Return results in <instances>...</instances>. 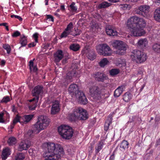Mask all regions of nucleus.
I'll list each match as a JSON object with an SVG mask.
<instances>
[{
    "mask_svg": "<svg viewBox=\"0 0 160 160\" xmlns=\"http://www.w3.org/2000/svg\"><path fill=\"white\" fill-rule=\"evenodd\" d=\"M128 26L130 28L131 35L133 36H140L145 33L143 28L146 25L144 19L136 15L131 17L128 20Z\"/></svg>",
    "mask_w": 160,
    "mask_h": 160,
    "instance_id": "f257e3e1",
    "label": "nucleus"
},
{
    "mask_svg": "<svg viewBox=\"0 0 160 160\" xmlns=\"http://www.w3.org/2000/svg\"><path fill=\"white\" fill-rule=\"evenodd\" d=\"M43 145L47 149L43 154L44 158H47L44 160H59L64 154L63 148L59 144L48 142L45 143Z\"/></svg>",
    "mask_w": 160,
    "mask_h": 160,
    "instance_id": "f03ea898",
    "label": "nucleus"
},
{
    "mask_svg": "<svg viewBox=\"0 0 160 160\" xmlns=\"http://www.w3.org/2000/svg\"><path fill=\"white\" fill-rule=\"evenodd\" d=\"M88 118L86 111L81 108H75L73 113L69 114V118L71 121H75L78 120H85Z\"/></svg>",
    "mask_w": 160,
    "mask_h": 160,
    "instance_id": "7ed1b4c3",
    "label": "nucleus"
},
{
    "mask_svg": "<svg viewBox=\"0 0 160 160\" xmlns=\"http://www.w3.org/2000/svg\"><path fill=\"white\" fill-rule=\"evenodd\" d=\"M50 122V119L46 116L40 115L38 116V121L34 125L36 131H37V133H38L41 130L46 128L48 126Z\"/></svg>",
    "mask_w": 160,
    "mask_h": 160,
    "instance_id": "20e7f679",
    "label": "nucleus"
},
{
    "mask_svg": "<svg viewBox=\"0 0 160 160\" xmlns=\"http://www.w3.org/2000/svg\"><path fill=\"white\" fill-rule=\"evenodd\" d=\"M58 129L59 134L64 138L70 139L73 135L72 129L68 126L62 125L58 127Z\"/></svg>",
    "mask_w": 160,
    "mask_h": 160,
    "instance_id": "39448f33",
    "label": "nucleus"
},
{
    "mask_svg": "<svg viewBox=\"0 0 160 160\" xmlns=\"http://www.w3.org/2000/svg\"><path fill=\"white\" fill-rule=\"evenodd\" d=\"M131 57L133 61L140 63L144 62L147 59L146 54L139 50H134Z\"/></svg>",
    "mask_w": 160,
    "mask_h": 160,
    "instance_id": "423d86ee",
    "label": "nucleus"
},
{
    "mask_svg": "<svg viewBox=\"0 0 160 160\" xmlns=\"http://www.w3.org/2000/svg\"><path fill=\"white\" fill-rule=\"evenodd\" d=\"M112 46L118 50L116 53L120 55H122L125 54V51L126 50V45L121 41L116 40L113 42L112 44Z\"/></svg>",
    "mask_w": 160,
    "mask_h": 160,
    "instance_id": "0eeeda50",
    "label": "nucleus"
},
{
    "mask_svg": "<svg viewBox=\"0 0 160 160\" xmlns=\"http://www.w3.org/2000/svg\"><path fill=\"white\" fill-rule=\"evenodd\" d=\"M150 7L147 4H144L138 6L136 9L135 12L136 14L141 15L145 18H147L149 11Z\"/></svg>",
    "mask_w": 160,
    "mask_h": 160,
    "instance_id": "6e6552de",
    "label": "nucleus"
},
{
    "mask_svg": "<svg viewBox=\"0 0 160 160\" xmlns=\"http://www.w3.org/2000/svg\"><path fill=\"white\" fill-rule=\"evenodd\" d=\"M103 87L100 85L94 86L89 88V92L91 96L93 98L99 99Z\"/></svg>",
    "mask_w": 160,
    "mask_h": 160,
    "instance_id": "1a4fd4ad",
    "label": "nucleus"
},
{
    "mask_svg": "<svg viewBox=\"0 0 160 160\" xmlns=\"http://www.w3.org/2000/svg\"><path fill=\"white\" fill-rule=\"evenodd\" d=\"M97 50L98 53L101 55L108 56L112 54L111 48L106 44L99 45L97 48Z\"/></svg>",
    "mask_w": 160,
    "mask_h": 160,
    "instance_id": "9d476101",
    "label": "nucleus"
},
{
    "mask_svg": "<svg viewBox=\"0 0 160 160\" xmlns=\"http://www.w3.org/2000/svg\"><path fill=\"white\" fill-rule=\"evenodd\" d=\"M76 97L80 103L85 105L87 103L88 100L86 96L84 93L81 91H78Z\"/></svg>",
    "mask_w": 160,
    "mask_h": 160,
    "instance_id": "9b49d317",
    "label": "nucleus"
},
{
    "mask_svg": "<svg viewBox=\"0 0 160 160\" xmlns=\"http://www.w3.org/2000/svg\"><path fill=\"white\" fill-rule=\"evenodd\" d=\"M106 31L107 34L110 36H117L118 34V32L114 27L111 26H108L106 27Z\"/></svg>",
    "mask_w": 160,
    "mask_h": 160,
    "instance_id": "f8f14e48",
    "label": "nucleus"
},
{
    "mask_svg": "<svg viewBox=\"0 0 160 160\" xmlns=\"http://www.w3.org/2000/svg\"><path fill=\"white\" fill-rule=\"evenodd\" d=\"M31 145V142L27 140L24 142H22L19 146L18 150L20 151L26 150L30 147Z\"/></svg>",
    "mask_w": 160,
    "mask_h": 160,
    "instance_id": "ddd939ff",
    "label": "nucleus"
},
{
    "mask_svg": "<svg viewBox=\"0 0 160 160\" xmlns=\"http://www.w3.org/2000/svg\"><path fill=\"white\" fill-rule=\"evenodd\" d=\"M43 87L42 86L38 85L36 86L32 91L33 96H38L43 93Z\"/></svg>",
    "mask_w": 160,
    "mask_h": 160,
    "instance_id": "4468645a",
    "label": "nucleus"
},
{
    "mask_svg": "<svg viewBox=\"0 0 160 160\" xmlns=\"http://www.w3.org/2000/svg\"><path fill=\"white\" fill-rule=\"evenodd\" d=\"M59 110V105L58 101H55L53 102L51 108V113L52 114H55L58 112Z\"/></svg>",
    "mask_w": 160,
    "mask_h": 160,
    "instance_id": "2eb2a0df",
    "label": "nucleus"
},
{
    "mask_svg": "<svg viewBox=\"0 0 160 160\" xmlns=\"http://www.w3.org/2000/svg\"><path fill=\"white\" fill-rule=\"evenodd\" d=\"M54 56L55 62H59L63 57L62 51L61 50H58L54 54Z\"/></svg>",
    "mask_w": 160,
    "mask_h": 160,
    "instance_id": "dca6fc26",
    "label": "nucleus"
},
{
    "mask_svg": "<svg viewBox=\"0 0 160 160\" xmlns=\"http://www.w3.org/2000/svg\"><path fill=\"white\" fill-rule=\"evenodd\" d=\"M87 57L90 60H93L96 58V55L93 49H87L85 51Z\"/></svg>",
    "mask_w": 160,
    "mask_h": 160,
    "instance_id": "f3484780",
    "label": "nucleus"
},
{
    "mask_svg": "<svg viewBox=\"0 0 160 160\" xmlns=\"http://www.w3.org/2000/svg\"><path fill=\"white\" fill-rule=\"evenodd\" d=\"M78 90V86L76 84H73L71 85L68 88V92L70 93H72V95L75 94V96Z\"/></svg>",
    "mask_w": 160,
    "mask_h": 160,
    "instance_id": "a211bd4d",
    "label": "nucleus"
},
{
    "mask_svg": "<svg viewBox=\"0 0 160 160\" xmlns=\"http://www.w3.org/2000/svg\"><path fill=\"white\" fill-rule=\"evenodd\" d=\"M10 154V151L8 147L3 149L2 152V158L3 160H5L7 157Z\"/></svg>",
    "mask_w": 160,
    "mask_h": 160,
    "instance_id": "6ab92c4d",
    "label": "nucleus"
},
{
    "mask_svg": "<svg viewBox=\"0 0 160 160\" xmlns=\"http://www.w3.org/2000/svg\"><path fill=\"white\" fill-rule=\"evenodd\" d=\"M148 42L146 38L140 39L138 42V46L143 49L148 45Z\"/></svg>",
    "mask_w": 160,
    "mask_h": 160,
    "instance_id": "aec40b11",
    "label": "nucleus"
},
{
    "mask_svg": "<svg viewBox=\"0 0 160 160\" xmlns=\"http://www.w3.org/2000/svg\"><path fill=\"white\" fill-rule=\"evenodd\" d=\"M125 88V87L123 86H119L114 91V96L116 97H119L122 93Z\"/></svg>",
    "mask_w": 160,
    "mask_h": 160,
    "instance_id": "412c9836",
    "label": "nucleus"
},
{
    "mask_svg": "<svg viewBox=\"0 0 160 160\" xmlns=\"http://www.w3.org/2000/svg\"><path fill=\"white\" fill-rule=\"evenodd\" d=\"M33 117V115L32 114L25 115L22 118V119L23 121V123L26 124L32 119Z\"/></svg>",
    "mask_w": 160,
    "mask_h": 160,
    "instance_id": "4be33fe9",
    "label": "nucleus"
},
{
    "mask_svg": "<svg viewBox=\"0 0 160 160\" xmlns=\"http://www.w3.org/2000/svg\"><path fill=\"white\" fill-rule=\"evenodd\" d=\"M154 18L156 21L160 22V8H158L155 10Z\"/></svg>",
    "mask_w": 160,
    "mask_h": 160,
    "instance_id": "5701e85b",
    "label": "nucleus"
},
{
    "mask_svg": "<svg viewBox=\"0 0 160 160\" xmlns=\"http://www.w3.org/2000/svg\"><path fill=\"white\" fill-rule=\"evenodd\" d=\"M128 145L129 143L127 141L125 140L122 141L120 144L121 150L123 151L127 149L128 148Z\"/></svg>",
    "mask_w": 160,
    "mask_h": 160,
    "instance_id": "b1692460",
    "label": "nucleus"
},
{
    "mask_svg": "<svg viewBox=\"0 0 160 160\" xmlns=\"http://www.w3.org/2000/svg\"><path fill=\"white\" fill-rule=\"evenodd\" d=\"M27 37L24 35L20 37V43L21 45V46L20 48L22 47H24L26 45L27 43Z\"/></svg>",
    "mask_w": 160,
    "mask_h": 160,
    "instance_id": "393cba45",
    "label": "nucleus"
},
{
    "mask_svg": "<svg viewBox=\"0 0 160 160\" xmlns=\"http://www.w3.org/2000/svg\"><path fill=\"white\" fill-rule=\"evenodd\" d=\"M76 71H72L68 72L66 74V78L67 80H70L72 77L76 76Z\"/></svg>",
    "mask_w": 160,
    "mask_h": 160,
    "instance_id": "a878e982",
    "label": "nucleus"
},
{
    "mask_svg": "<svg viewBox=\"0 0 160 160\" xmlns=\"http://www.w3.org/2000/svg\"><path fill=\"white\" fill-rule=\"evenodd\" d=\"M112 5L110 3H108L107 2H104L99 4L98 6V8L99 9L105 8L110 6Z\"/></svg>",
    "mask_w": 160,
    "mask_h": 160,
    "instance_id": "bb28decb",
    "label": "nucleus"
},
{
    "mask_svg": "<svg viewBox=\"0 0 160 160\" xmlns=\"http://www.w3.org/2000/svg\"><path fill=\"white\" fill-rule=\"evenodd\" d=\"M103 144V142L102 141L99 142L95 148L96 153H98L102 149Z\"/></svg>",
    "mask_w": 160,
    "mask_h": 160,
    "instance_id": "cd10ccee",
    "label": "nucleus"
},
{
    "mask_svg": "<svg viewBox=\"0 0 160 160\" xmlns=\"http://www.w3.org/2000/svg\"><path fill=\"white\" fill-rule=\"evenodd\" d=\"M112 122V118H109L105 122L104 125V130L107 131L108 129V128L110 124Z\"/></svg>",
    "mask_w": 160,
    "mask_h": 160,
    "instance_id": "c85d7f7f",
    "label": "nucleus"
},
{
    "mask_svg": "<svg viewBox=\"0 0 160 160\" xmlns=\"http://www.w3.org/2000/svg\"><path fill=\"white\" fill-rule=\"evenodd\" d=\"M152 49L155 52H160V43H155L152 46Z\"/></svg>",
    "mask_w": 160,
    "mask_h": 160,
    "instance_id": "c756f323",
    "label": "nucleus"
},
{
    "mask_svg": "<svg viewBox=\"0 0 160 160\" xmlns=\"http://www.w3.org/2000/svg\"><path fill=\"white\" fill-rule=\"evenodd\" d=\"M35 129H34V131H32L31 130H28L27 133V134H26V137L28 138V139H30V138L33 137V136H34V134L33 133L34 132L37 131H36L35 129H36V128H35Z\"/></svg>",
    "mask_w": 160,
    "mask_h": 160,
    "instance_id": "7c9ffc66",
    "label": "nucleus"
},
{
    "mask_svg": "<svg viewBox=\"0 0 160 160\" xmlns=\"http://www.w3.org/2000/svg\"><path fill=\"white\" fill-rule=\"evenodd\" d=\"M131 94L129 92H126L123 96V100L125 102H128L131 99Z\"/></svg>",
    "mask_w": 160,
    "mask_h": 160,
    "instance_id": "2f4dec72",
    "label": "nucleus"
},
{
    "mask_svg": "<svg viewBox=\"0 0 160 160\" xmlns=\"http://www.w3.org/2000/svg\"><path fill=\"white\" fill-rule=\"evenodd\" d=\"M25 157L24 154L22 153H19L17 154L15 157V160H23Z\"/></svg>",
    "mask_w": 160,
    "mask_h": 160,
    "instance_id": "473e14b6",
    "label": "nucleus"
},
{
    "mask_svg": "<svg viewBox=\"0 0 160 160\" xmlns=\"http://www.w3.org/2000/svg\"><path fill=\"white\" fill-rule=\"evenodd\" d=\"M120 70L118 69L113 68L109 71L110 74L111 75L114 76L118 74L119 73Z\"/></svg>",
    "mask_w": 160,
    "mask_h": 160,
    "instance_id": "72a5a7b5",
    "label": "nucleus"
},
{
    "mask_svg": "<svg viewBox=\"0 0 160 160\" xmlns=\"http://www.w3.org/2000/svg\"><path fill=\"white\" fill-rule=\"evenodd\" d=\"M108 63L109 61L108 59L106 58H104L101 60L99 62V64L100 66L103 67Z\"/></svg>",
    "mask_w": 160,
    "mask_h": 160,
    "instance_id": "f704fd0d",
    "label": "nucleus"
},
{
    "mask_svg": "<svg viewBox=\"0 0 160 160\" xmlns=\"http://www.w3.org/2000/svg\"><path fill=\"white\" fill-rule=\"evenodd\" d=\"M79 48V45L76 44H73L70 46V48L74 51H78Z\"/></svg>",
    "mask_w": 160,
    "mask_h": 160,
    "instance_id": "c9c22d12",
    "label": "nucleus"
},
{
    "mask_svg": "<svg viewBox=\"0 0 160 160\" xmlns=\"http://www.w3.org/2000/svg\"><path fill=\"white\" fill-rule=\"evenodd\" d=\"M35 59H34L33 60H30L29 62V66L30 69L31 70L32 68H33V71L35 72L37 70V68L36 66L33 65V61Z\"/></svg>",
    "mask_w": 160,
    "mask_h": 160,
    "instance_id": "e433bc0d",
    "label": "nucleus"
},
{
    "mask_svg": "<svg viewBox=\"0 0 160 160\" xmlns=\"http://www.w3.org/2000/svg\"><path fill=\"white\" fill-rule=\"evenodd\" d=\"M8 142L9 145H12L16 143V140L15 138L12 137L9 138Z\"/></svg>",
    "mask_w": 160,
    "mask_h": 160,
    "instance_id": "4c0bfd02",
    "label": "nucleus"
},
{
    "mask_svg": "<svg viewBox=\"0 0 160 160\" xmlns=\"http://www.w3.org/2000/svg\"><path fill=\"white\" fill-rule=\"evenodd\" d=\"M2 47L6 50L7 53L9 54L10 53L11 48L10 46L8 44H3Z\"/></svg>",
    "mask_w": 160,
    "mask_h": 160,
    "instance_id": "58836bf2",
    "label": "nucleus"
},
{
    "mask_svg": "<svg viewBox=\"0 0 160 160\" xmlns=\"http://www.w3.org/2000/svg\"><path fill=\"white\" fill-rule=\"evenodd\" d=\"M107 79V77L105 76V75L102 73L100 74V76L99 77H98L97 80L98 81H101L103 82L104 81Z\"/></svg>",
    "mask_w": 160,
    "mask_h": 160,
    "instance_id": "ea45409f",
    "label": "nucleus"
},
{
    "mask_svg": "<svg viewBox=\"0 0 160 160\" xmlns=\"http://www.w3.org/2000/svg\"><path fill=\"white\" fill-rule=\"evenodd\" d=\"M21 117L19 116L18 115H17L16 117L14 119L13 121V124L15 125L17 122H20L21 123Z\"/></svg>",
    "mask_w": 160,
    "mask_h": 160,
    "instance_id": "a19ab883",
    "label": "nucleus"
},
{
    "mask_svg": "<svg viewBox=\"0 0 160 160\" xmlns=\"http://www.w3.org/2000/svg\"><path fill=\"white\" fill-rule=\"evenodd\" d=\"M73 25L72 22H70L67 26V28L65 29L66 31L69 32L70 33L71 32V30L73 28Z\"/></svg>",
    "mask_w": 160,
    "mask_h": 160,
    "instance_id": "79ce46f5",
    "label": "nucleus"
},
{
    "mask_svg": "<svg viewBox=\"0 0 160 160\" xmlns=\"http://www.w3.org/2000/svg\"><path fill=\"white\" fill-rule=\"evenodd\" d=\"M74 29L75 33H72L70 34L73 35V36H76L79 35L81 33V31L80 30H79L78 28H77L76 29L75 28H74Z\"/></svg>",
    "mask_w": 160,
    "mask_h": 160,
    "instance_id": "37998d69",
    "label": "nucleus"
},
{
    "mask_svg": "<svg viewBox=\"0 0 160 160\" xmlns=\"http://www.w3.org/2000/svg\"><path fill=\"white\" fill-rule=\"evenodd\" d=\"M10 101V99L9 97L8 96H7L6 97H4L2 99L1 101V102H4L6 103L7 102Z\"/></svg>",
    "mask_w": 160,
    "mask_h": 160,
    "instance_id": "c03bdc74",
    "label": "nucleus"
},
{
    "mask_svg": "<svg viewBox=\"0 0 160 160\" xmlns=\"http://www.w3.org/2000/svg\"><path fill=\"white\" fill-rule=\"evenodd\" d=\"M70 34L71 33L69 32H68V31H66V30H65L61 34V37L62 38L66 37L68 35Z\"/></svg>",
    "mask_w": 160,
    "mask_h": 160,
    "instance_id": "a18cd8bd",
    "label": "nucleus"
},
{
    "mask_svg": "<svg viewBox=\"0 0 160 160\" xmlns=\"http://www.w3.org/2000/svg\"><path fill=\"white\" fill-rule=\"evenodd\" d=\"M37 103H33L32 104H31L29 105V108L30 110H34L35 109V108H36Z\"/></svg>",
    "mask_w": 160,
    "mask_h": 160,
    "instance_id": "49530a36",
    "label": "nucleus"
},
{
    "mask_svg": "<svg viewBox=\"0 0 160 160\" xmlns=\"http://www.w3.org/2000/svg\"><path fill=\"white\" fill-rule=\"evenodd\" d=\"M35 97L29 100V101L30 102H33V103H36L37 104V102L38 101L39 99V97L37 96H35Z\"/></svg>",
    "mask_w": 160,
    "mask_h": 160,
    "instance_id": "de8ad7c7",
    "label": "nucleus"
},
{
    "mask_svg": "<svg viewBox=\"0 0 160 160\" xmlns=\"http://www.w3.org/2000/svg\"><path fill=\"white\" fill-rule=\"evenodd\" d=\"M75 4V3L74 2H73L72 3V4L70 5V7L71 9V10L72 11H76L77 10V8L74 6Z\"/></svg>",
    "mask_w": 160,
    "mask_h": 160,
    "instance_id": "09e8293b",
    "label": "nucleus"
},
{
    "mask_svg": "<svg viewBox=\"0 0 160 160\" xmlns=\"http://www.w3.org/2000/svg\"><path fill=\"white\" fill-rule=\"evenodd\" d=\"M21 35L20 33L18 31H16L13 33L12 34V36L13 37H16L20 36Z\"/></svg>",
    "mask_w": 160,
    "mask_h": 160,
    "instance_id": "8fccbe9b",
    "label": "nucleus"
},
{
    "mask_svg": "<svg viewBox=\"0 0 160 160\" xmlns=\"http://www.w3.org/2000/svg\"><path fill=\"white\" fill-rule=\"evenodd\" d=\"M119 6L123 10H125L127 8L128 5L127 4H120L119 5Z\"/></svg>",
    "mask_w": 160,
    "mask_h": 160,
    "instance_id": "3c124183",
    "label": "nucleus"
},
{
    "mask_svg": "<svg viewBox=\"0 0 160 160\" xmlns=\"http://www.w3.org/2000/svg\"><path fill=\"white\" fill-rule=\"evenodd\" d=\"M38 34L37 33H34L33 35V37L35 38V42H38Z\"/></svg>",
    "mask_w": 160,
    "mask_h": 160,
    "instance_id": "603ef678",
    "label": "nucleus"
},
{
    "mask_svg": "<svg viewBox=\"0 0 160 160\" xmlns=\"http://www.w3.org/2000/svg\"><path fill=\"white\" fill-rule=\"evenodd\" d=\"M102 73L99 72H98L94 74V77L95 78V80H97L98 77H99L100 76V74H101Z\"/></svg>",
    "mask_w": 160,
    "mask_h": 160,
    "instance_id": "864d4df0",
    "label": "nucleus"
},
{
    "mask_svg": "<svg viewBox=\"0 0 160 160\" xmlns=\"http://www.w3.org/2000/svg\"><path fill=\"white\" fill-rule=\"evenodd\" d=\"M37 42H35V41L34 42H33L30 43H29V44H28V47L29 48H31L32 47H34L36 45V43Z\"/></svg>",
    "mask_w": 160,
    "mask_h": 160,
    "instance_id": "5fc2aeb1",
    "label": "nucleus"
},
{
    "mask_svg": "<svg viewBox=\"0 0 160 160\" xmlns=\"http://www.w3.org/2000/svg\"><path fill=\"white\" fill-rule=\"evenodd\" d=\"M3 115V113H0V122L3 123L4 122V121L2 118Z\"/></svg>",
    "mask_w": 160,
    "mask_h": 160,
    "instance_id": "6e6d98bb",
    "label": "nucleus"
},
{
    "mask_svg": "<svg viewBox=\"0 0 160 160\" xmlns=\"http://www.w3.org/2000/svg\"><path fill=\"white\" fill-rule=\"evenodd\" d=\"M47 18L50 19L51 21L53 22L54 21L53 18L52 16L51 15H47Z\"/></svg>",
    "mask_w": 160,
    "mask_h": 160,
    "instance_id": "4d7b16f0",
    "label": "nucleus"
},
{
    "mask_svg": "<svg viewBox=\"0 0 160 160\" xmlns=\"http://www.w3.org/2000/svg\"><path fill=\"white\" fill-rule=\"evenodd\" d=\"M158 145H160V138L157 141L155 144L156 147H157Z\"/></svg>",
    "mask_w": 160,
    "mask_h": 160,
    "instance_id": "13d9d810",
    "label": "nucleus"
},
{
    "mask_svg": "<svg viewBox=\"0 0 160 160\" xmlns=\"http://www.w3.org/2000/svg\"><path fill=\"white\" fill-rule=\"evenodd\" d=\"M14 17L15 18H17L20 21H22V18L20 16H17V15H15Z\"/></svg>",
    "mask_w": 160,
    "mask_h": 160,
    "instance_id": "bf43d9fd",
    "label": "nucleus"
},
{
    "mask_svg": "<svg viewBox=\"0 0 160 160\" xmlns=\"http://www.w3.org/2000/svg\"><path fill=\"white\" fill-rule=\"evenodd\" d=\"M109 1L112 3H116L119 2V0H108Z\"/></svg>",
    "mask_w": 160,
    "mask_h": 160,
    "instance_id": "052dcab7",
    "label": "nucleus"
},
{
    "mask_svg": "<svg viewBox=\"0 0 160 160\" xmlns=\"http://www.w3.org/2000/svg\"><path fill=\"white\" fill-rule=\"evenodd\" d=\"M12 111L13 112H17V110L15 108V106L14 105L12 106Z\"/></svg>",
    "mask_w": 160,
    "mask_h": 160,
    "instance_id": "680f3d73",
    "label": "nucleus"
},
{
    "mask_svg": "<svg viewBox=\"0 0 160 160\" xmlns=\"http://www.w3.org/2000/svg\"><path fill=\"white\" fill-rule=\"evenodd\" d=\"M114 154H112L111 155L110 158L109 160H114Z\"/></svg>",
    "mask_w": 160,
    "mask_h": 160,
    "instance_id": "e2e57ef3",
    "label": "nucleus"
},
{
    "mask_svg": "<svg viewBox=\"0 0 160 160\" xmlns=\"http://www.w3.org/2000/svg\"><path fill=\"white\" fill-rule=\"evenodd\" d=\"M6 61L5 60H2L1 61V65L2 66H4L5 64Z\"/></svg>",
    "mask_w": 160,
    "mask_h": 160,
    "instance_id": "0e129e2a",
    "label": "nucleus"
},
{
    "mask_svg": "<svg viewBox=\"0 0 160 160\" xmlns=\"http://www.w3.org/2000/svg\"><path fill=\"white\" fill-rule=\"evenodd\" d=\"M8 24V23H0V26H3L5 27V26L7 25Z\"/></svg>",
    "mask_w": 160,
    "mask_h": 160,
    "instance_id": "69168bd1",
    "label": "nucleus"
},
{
    "mask_svg": "<svg viewBox=\"0 0 160 160\" xmlns=\"http://www.w3.org/2000/svg\"><path fill=\"white\" fill-rule=\"evenodd\" d=\"M64 5H62L61 6V9L62 10H65V7Z\"/></svg>",
    "mask_w": 160,
    "mask_h": 160,
    "instance_id": "338daca9",
    "label": "nucleus"
},
{
    "mask_svg": "<svg viewBox=\"0 0 160 160\" xmlns=\"http://www.w3.org/2000/svg\"><path fill=\"white\" fill-rule=\"evenodd\" d=\"M67 59V58H65L63 59L62 61V63L63 64L65 63L66 62Z\"/></svg>",
    "mask_w": 160,
    "mask_h": 160,
    "instance_id": "774afa93",
    "label": "nucleus"
}]
</instances>
